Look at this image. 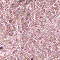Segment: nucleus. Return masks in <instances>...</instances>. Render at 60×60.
Returning a JSON list of instances; mask_svg holds the SVG:
<instances>
[{"instance_id": "nucleus-1", "label": "nucleus", "mask_w": 60, "mask_h": 60, "mask_svg": "<svg viewBox=\"0 0 60 60\" xmlns=\"http://www.w3.org/2000/svg\"><path fill=\"white\" fill-rule=\"evenodd\" d=\"M3 49V47H0V49Z\"/></svg>"}, {"instance_id": "nucleus-2", "label": "nucleus", "mask_w": 60, "mask_h": 60, "mask_svg": "<svg viewBox=\"0 0 60 60\" xmlns=\"http://www.w3.org/2000/svg\"><path fill=\"white\" fill-rule=\"evenodd\" d=\"M34 60V58H32L31 59V60Z\"/></svg>"}, {"instance_id": "nucleus-3", "label": "nucleus", "mask_w": 60, "mask_h": 60, "mask_svg": "<svg viewBox=\"0 0 60 60\" xmlns=\"http://www.w3.org/2000/svg\"><path fill=\"white\" fill-rule=\"evenodd\" d=\"M54 59V58H53V59Z\"/></svg>"}]
</instances>
